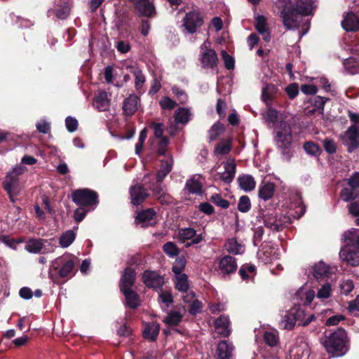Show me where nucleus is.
<instances>
[{"label":"nucleus","instance_id":"nucleus-1","mask_svg":"<svg viewBox=\"0 0 359 359\" xmlns=\"http://www.w3.org/2000/svg\"><path fill=\"white\" fill-rule=\"evenodd\" d=\"M313 0H297L294 4L283 7L280 12L283 25L287 29H298L303 16L313 15Z\"/></svg>","mask_w":359,"mask_h":359},{"label":"nucleus","instance_id":"nucleus-2","mask_svg":"<svg viewBox=\"0 0 359 359\" xmlns=\"http://www.w3.org/2000/svg\"><path fill=\"white\" fill-rule=\"evenodd\" d=\"M322 344L331 357H341L346 355L350 348L347 332L342 327H339L325 335Z\"/></svg>","mask_w":359,"mask_h":359},{"label":"nucleus","instance_id":"nucleus-3","mask_svg":"<svg viewBox=\"0 0 359 359\" xmlns=\"http://www.w3.org/2000/svg\"><path fill=\"white\" fill-rule=\"evenodd\" d=\"M76 271L74 259L64 255L53 262L49 276L53 283L60 285L72 278Z\"/></svg>","mask_w":359,"mask_h":359},{"label":"nucleus","instance_id":"nucleus-4","mask_svg":"<svg viewBox=\"0 0 359 359\" xmlns=\"http://www.w3.org/2000/svg\"><path fill=\"white\" fill-rule=\"evenodd\" d=\"M276 135L274 141L278 148L282 150V154L287 160H290V147L292 144V135L290 125L286 121H280L275 128Z\"/></svg>","mask_w":359,"mask_h":359},{"label":"nucleus","instance_id":"nucleus-5","mask_svg":"<svg viewBox=\"0 0 359 359\" xmlns=\"http://www.w3.org/2000/svg\"><path fill=\"white\" fill-rule=\"evenodd\" d=\"M264 226L273 231H280L287 224H290V218L274 210H268L262 214Z\"/></svg>","mask_w":359,"mask_h":359},{"label":"nucleus","instance_id":"nucleus-6","mask_svg":"<svg viewBox=\"0 0 359 359\" xmlns=\"http://www.w3.org/2000/svg\"><path fill=\"white\" fill-rule=\"evenodd\" d=\"M72 198L74 203L83 207H93L94 209L99 204L98 194L87 188L74 190Z\"/></svg>","mask_w":359,"mask_h":359},{"label":"nucleus","instance_id":"nucleus-7","mask_svg":"<svg viewBox=\"0 0 359 359\" xmlns=\"http://www.w3.org/2000/svg\"><path fill=\"white\" fill-rule=\"evenodd\" d=\"M204 24V15L198 10H192L186 13L182 20V27L187 34H195Z\"/></svg>","mask_w":359,"mask_h":359},{"label":"nucleus","instance_id":"nucleus-8","mask_svg":"<svg viewBox=\"0 0 359 359\" xmlns=\"http://www.w3.org/2000/svg\"><path fill=\"white\" fill-rule=\"evenodd\" d=\"M25 170L21 165L13 168L7 172L4 180L2 182V187L6 192L11 190L20 191L19 177L23 174Z\"/></svg>","mask_w":359,"mask_h":359},{"label":"nucleus","instance_id":"nucleus-9","mask_svg":"<svg viewBox=\"0 0 359 359\" xmlns=\"http://www.w3.org/2000/svg\"><path fill=\"white\" fill-rule=\"evenodd\" d=\"M142 282L149 288L161 289L164 285V278L156 271L146 270L142 274Z\"/></svg>","mask_w":359,"mask_h":359},{"label":"nucleus","instance_id":"nucleus-10","mask_svg":"<svg viewBox=\"0 0 359 359\" xmlns=\"http://www.w3.org/2000/svg\"><path fill=\"white\" fill-rule=\"evenodd\" d=\"M347 151L352 153L359 147V127L356 124L351 125L345 132Z\"/></svg>","mask_w":359,"mask_h":359},{"label":"nucleus","instance_id":"nucleus-11","mask_svg":"<svg viewBox=\"0 0 359 359\" xmlns=\"http://www.w3.org/2000/svg\"><path fill=\"white\" fill-rule=\"evenodd\" d=\"M129 192L131 203L135 206L141 205L149 196L147 189L141 184H135L131 186Z\"/></svg>","mask_w":359,"mask_h":359},{"label":"nucleus","instance_id":"nucleus-12","mask_svg":"<svg viewBox=\"0 0 359 359\" xmlns=\"http://www.w3.org/2000/svg\"><path fill=\"white\" fill-rule=\"evenodd\" d=\"M140 103V97L136 94H130L123 102V114L126 117H131L137 111Z\"/></svg>","mask_w":359,"mask_h":359},{"label":"nucleus","instance_id":"nucleus-13","mask_svg":"<svg viewBox=\"0 0 359 359\" xmlns=\"http://www.w3.org/2000/svg\"><path fill=\"white\" fill-rule=\"evenodd\" d=\"M237 267L236 259L230 255H224L218 262V269L224 276L234 273Z\"/></svg>","mask_w":359,"mask_h":359},{"label":"nucleus","instance_id":"nucleus-14","mask_svg":"<svg viewBox=\"0 0 359 359\" xmlns=\"http://www.w3.org/2000/svg\"><path fill=\"white\" fill-rule=\"evenodd\" d=\"M156 212L153 208H149L137 213L135 222L142 224L143 227L154 226L156 224Z\"/></svg>","mask_w":359,"mask_h":359},{"label":"nucleus","instance_id":"nucleus-15","mask_svg":"<svg viewBox=\"0 0 359 359\" xmlns=\"http://www.w3.org/2000/svg\"><path fill=\"white\" fill-rule=\"evenodd\" d=\"M133 6L140 16L154 18L156 15V8L149 0L138 1Z\"/></svg>","mask_w":359,"mask_h":359},{"label":"nucleus","instance_id":"nucleus-16","mask_svg":"<svg viewBox=\"0 0 359 359\" xmlns=\"http://www.w3.org/2000/svg\"><path fill=\"white\" fill-rule=\"evenodd\" d=\"M136 280V272L135 270L132 267H126L123 271L120 282L119 288L120 290L126 289H132V287L135 283Z\"/></svg>","mask_w":359,"mask_h":359},{"label":"nucleus","instance_id":"nucleus-17","mask_svg":"<svg viewBox=\"0 0 359 359\" xmlns=\"http://www.w3.org/2000/svg\"><path fill=\"white\" fill-rule=\"evenodd\" d=\"M339 257L343 262L352 266L359 265V250L351 249L350 247L342 248Z\"/></svg>","mask_w":359,"mask_h":359},{"label":"nucleus","instance_id":"nucleus-18","mask_svg":"<svg viewBox=\"0 0 359 359\" xmlns=\"http://www.w3.org/2000/svg\"><path fill=\"white\" fill-rule=\"evenodd\" d=\"M341 26L346 32H357L359 29V18L353 12H348L341 21Z\"/></svg>","mask_w":359,"mask_h":359},{"label":"nucleus","instance_id":"nucleus-19","mask_svg":"<svg viewBox=\"0 0 359 359\" xmlns=\"http://www.w3.org/2000/svg\"><path fill=\"white\" fill-rule=\"evenodd\" d=\"M224 172H218L217 175L225 184H230L235 177L236 164L233 161H227L224 164Z\"/></svg>","mask_w":359,"mask_h":359},{"label":"nucleus","instance_id":"nucleus-20","mask_svg":"<svg viewBox=\"0 0 359 359\" xmlns=\"http://www.w3.org/2000/svg\"><path fill=\"white\" fill-rule=\"evenodd\" d=\"M160 325L156 322L146 323L142 330V337L144 339L156 341L160 332Z\"/></svg>","mask_w":359,"mask_h":359},{"label":"nucleus","instance_id":"nucleus-21","mask_svg":"<svg viewBox=\"0 0 359 359\" xmlns=\"http://www.w3.org/2000/svg\"><path fill=\"white\" fill-rule=\"evenodd\" d=\"M217 54L215 50L209 48L202 54L201 63L204 68L214 69L218 64Z\"/></svg>","mask_w":359,"mask_h":359},{"label":"nucleus","instance_id":"nucleus-22","mask_svg":"<svg viewBox=\"0 0 359 359\" xmlns=\"http://www.w3.org/2000/svg\"><path fill=\"white\" fill-rule=\"evenodd\" d=\"M71 4L69 0H58L55 2V14L60 20H65L70 13Z\"/></svg>","mask_w":359,"mask_h":359},{"label":"nucleus","instance_id":"nucleus-23","mask_svg":"<svg viewBox=\"0 0 359 359\" xmlns=\"http://www.w3.org/2000/svg\"><path fill=\"white\" fill-rule=\"evenodd\" d=\"M230 321L228 316L221 315L215 321V325L217 333L223 337H228L231 333L229 329Z\"/></svg>","mask_w":359,"mask_h":359},{"label":"nucleus","instance_id":"nucleus-24","mask_svg":"<svg viewBox=\"0 0 359 359\" xmlns=\"http://www.w3.org/2000/svg\"><path fill=\"white\" fill-rule=\"evenodd\" d=\"M126 299V304L132 309H137L140 305L139 294L132 289L121 290Z\"/></svg>","mask_w":359,"mask_h":359},{"label":"nucleus","instance_id":"nucleus-25","mask_svg":"<svg viewBox=\"0 0 359 359\" xmlns=\"http://www.w3.org/2000/svg\"><path fill=\"white\" fill-rule=\"evenodd\" d=\"M110 101L105 91H100L94 97L93 106L99 111H106L109 110Z\"/></svg>","mask_w":359,"mask_h":359},{"label":"nucleus","instance_id":"nucleus-26","mask_svg":"<svg viewBox=\"0 0 359 359\" xmlns=\"http://www.w3.org/2000/svg\"><path fill=\"white\" fill-rule=\"evenodd\" d=\"M233 346L226 340L221 341L217 348V359H231Z\"/></svg>","mask_w":359,"mask_h":359},{"label":"nucleus","instance_id":"nucleus-27","mask_svg":"<svg viewBox=\"0 0 359 359\" xmlns=\"http://www.w3.org/2000/svg\"><path fill=\"white\" fill-rule=\"evenodd\" d=\"M275 193V184L273 182H262L259 186L258 196L266 201L271 199Z\"/></svg>","mask_w":359,"mask_h":359},{"label":"nucleus","instance_id":"nucleus-28","mask_svg":"<svg viewBox=\"0 0 359 359\" xmlns=\"http://www.w3.org/2000/svg\"><path fill=\"white\" fill-rule=\"evenodd\" d=\"M47 240L43 238H29L25 246V249L30 253H40Z\"/></svg>","mask_w":359,"mask_h":359},{"label":"nucleus","instance_id":"nucleus-29","mask_svg":"<svg viewBox=\"0 0 359 359\" xmlns=\"http://www.w3.org/2000/svg\"><path fill=\"white\" fill-rule=\"evenodd\" d=\"M238 274L243 280H252L257 274V268L254 264L245 263L240 267Z\"/></svg>","mask_w":359,"mask_h":359},{"label":"nucleus","instance_id":"nucleus-30","mask_svg":"<svg viewBox=\"0 0 359 359\" xmlns=\"http://www.w3.org/2000/svg\"><path fill=\"white\" fill-rule=\"evenodd\" d=\"M238 182L241 189L246 192L254 190L256 187L255 178L250 175H240Z\"/></svg>","mask_w":359,"mask_h":359},{"label":"nucleus","instance_id":"nucleus-31","mask_svg":"<svg viewBox=\"0 0 359 359\" xmlns=\"http://www.w3.org/2000/svg\"><path fill=\"white\" fill-rule=\"evenodd\" d=\"M343 241L347 245H352L359 248V230L352 229L344 232Z\"/></svg>","mask_w":359,"mask_h":359},{"label":"nucleus","instance_id":"nucleus-32","mask_svg":"<svg viewBox=\"0 0 359 359\" xmlns=\"http://www.w3.org/2000/svg\"><path fill=\"white\" fill-rule=\"evenodd\" d=\"M330 274V266L323 262L316 264L313 268V276L318 280L328 277Z\"/></svg>","mask_w":359,"mask_h":359},{"label":"nucleus","instance_id":"nucleus-33","mask_svg":"<svg viewBox=\"0 0 359 359\" xmlns=\"http://www.w3.org/2000/svg\"><path fill=\"white\" fill-rule=\"evenodd\" d=\"M182 314L177 311H170L163 322L169 327L177 326L182 320Z\"/></svg>","mask_w":359,"mask_h":359},{"label":"nucleus","instance_id":"nucleus-34","mask_svg":"<svg viewBox=\"0 0 359 359\" xmlns=\"http://www.w3.org/2000/svg\"><path fill=\"white\" fill-rule=\"evenodd\" d=\"M152 193L154 196H156L158 201L161 204H164L166 203L165 201V186H164L162 182H158L156 180V183L152 185L151 187Z\"/></svg>","mask_w":359,"mask_h":359},{"label":"nucleus","instance_id":"nucleus-35","mask_svg":"<svg viewBox=\"0 0 359 359\" xmlns=\"http://www.w3.org/2000/svg\"><path fill=\"white\" fill-rule=\"evenodd\" d=\"M232 137L222 140L216 145L215 152L221 155L228 154L232 149Z\"/></svg>","mask_w":359,"mask_h":359},{"label":"nucleus","instance_id":"nucleus-36","mask_svg":"<svg viewBox=\"0 0 359 359\" xmlns=\"http://www.w3.org/2000/svg\"><path fill=\"white\" fill-rule=\"evenodd\" d=\"M191 115L189 109L180 107L175 113V121L177 123L185 125L190 121Z\"/></svg>","mask_w":359,"mask_h":359},{"label":"nucleus","instance_id":"nucleus-37","mask_svg":"<svg viewBox=\"0 0 359 359\" xmlns=\"http://www.w3.org/2000/svg\"><path fill=\"white\" fill-rule=\"evenodd\" d=\"M172 168V159L170 162L163 161L160 169L156 173V180L158 182H163L164 178L171 172Z\"/></svg>","mask_w":359,"mask_h":359},{"label":"nucleus","instance_id":"nucleus-38","mask_svg":"<svg viewBox=\"0 0 359 359\" xmlns=\"http://www.w3.org/2000/svg\"><path fill=\"white\" fill-rule=\"evenodd\" d=\"M343 65L350 74L354 75L359 74V60L353 57H350L344 60Z\"/></svg>","mask_w":359,"mask_h":359},{"label":"nucleus","instance_id":"nucleus-39","mask_svg":"<svg viewBox=\"0 0 359 359\" xmlns=\"http://www.w3.org/2000/svg\"><path fill=\"white\" fill-rule=\"evenodd\" d=\"M175 289L180 292H187L189 289L188 276L187 274L175 275Z\"/></svg>","mask_w":359,"mask_h":359},{"label":"nucleus","instance_id":"nucleus-40","mask_svg":"<svg viewBox=\"0 0 359 359\" xmlns=\"http://www.w3.org/2000/svg\"><path fill=\"white\" fill-rule=\"evenodd\" d=\"M263 340L271 348L276 347L279 344V337L276 331H265L263 334Z\"/></svg>","mask_w":359,"mask_h":359},{"label":"nucleus","instance_id":"nucleus-41","mask_svg":"<svg viewBox=\"0 0 359 359\" xmlns=\"http://www.w3.org/2000/svg\"><path fill=\"white\" fill-rule=\"evenodd\" d=\"M224 126L219 121L214 123L208 130L209 141H215L217 140L219 136L224 132Z\"/></svg>","mask_w":359,"mask_h":359},{"label":"nucleus","instance_id":"nucleus-42","mask_svg":"<svg viewBox=\"0 0 359 359\" xmlns=\"http://www.w3.org/2000/svg\"><path fill=\"white\" fill-rule=\"evenodd\" d=\"M185 188L192 194H201L202 193L201 183L194 178H191L186 182Z\"/></svg>","mask_w":359,"mask_h":359},{"label":"nucleus","instance_id":"nucleus-43","mask_svg":"<svg viewBox=\"0 0 359 359\" xmlns=\"http://www.w3.org/2000/svg\"><path fill=\"white\" fill-rule=\"evenodd\" d=\"M76 233L71 230L67 231L62 234L59 239V243L62 248L69 247L75 240Z\"/></svg>","mask_w":359,"mask_h":359},{"label":"nucleus","instance_id":"nucleus-44","mask_svg":"<svg viewBox=\"0 0 359 359\" xmlns=\"http://www.w3.org/2000/svg\"><path fill=\"white\" fill-rule=\"evenodd\" d=\"M358 196V191L356 189L354 188H343L340 191V197L341 198L346 201H353V200L356 199Z\"/></svg>","mask_w":359,"mask_h":359},{"label":"nucleus","instance_id":"nucleus-45","mask_svg":"<svg viewBox=\"0 0 359 359\" xmlns=\"http://www.w3.org/2000/svg\"><path fill=\"white\" fill-rule=\"evenodd\" d=\"M278 88L273 84H266L262 89V97L264 102L271 101Z\"/></svg>","mask_w":359,"mask_h":359},{"label":"nucleus","instance_id":"nucleus-46","mask_svg":"<svg viewBox=\"0 0 359 359\" xmlns=\"http://www.w3.org/2000/svg\"><path fill=\"white\" fill-rule=\"evenodd\" d=\"M162 249H163V252L170 257H176L180 253L179 248L175 243H173L172 241H168V242L165 243L163 245Z\"/></svg>","mask_w":359,"mask_h":359},{"label":"nucleus","instance_id":"nucleus-47","mask_svg":"<svg viewBox=\"0 0 359 359\" xmlns=\"http://www.w3.org/2000/svg\"><path fill=\"white\" fill-rule=\"evenodd\" d=\"M243 246L238 243L236 239H229L226 244V250L229 253L239 255L243 252Z\"/></svg>","mask_w":359,"mask_h":359},{"label":"nucleus","instance_id":"nucleus-48","mask_svg":"<svg viewBox=\"0 0 359 359\" xmlns=\"http://www.w3.org/2000/svg\"><path fill=\"white\" fill-rule=\"evenodd\" d=\"M132 73L135 76V88L138 93H141L140 90L146 80L145 76L143 74L142 72L138 69L133 71Z\"/></svg>","mask_w":359,"mask_h":359},{"label":"nucleus","instance_id":"nucleus-49","mask_svg":"<svg viewBox=\"0 0 359 359\" xmlns=\"http://www.w3.org/2000/svg\"><path fill=\"white\" fill-rule=\"evenodd\" d=\"M187 261L184 256L177 257L172 267V272L175 275L183 274L182 271L184 270Z\"/></svg>","mask_w":359,"mask_h":359},{"label":"nucleus","instance_id":"nucleus-50","mask_svg":"<svg viewBox=\"0 0 359 359\" xmlns=\"http://www.w3.org/2000/svg\"><path fill=\"white\" fill-rule=\"evenodd\" d=\"M251 201L248 196H241L238 203V210L243 213L248 212L251 209Z\"/></svg>","mask_w":359,"mask_h":359},{"label":"nucleus","instance_id":"nucleus-51","mask_svg":"<svg viewBox=\"0 0 359 359\" xmlns=\"http://www.w3.org/2000/svg\"><path fill=\"white\" fill-rule=\"evenodd\" d=\"M210 201L217 206L223 208L227 209L229 208L230 203L229 201L223 198L219 194H215L211 196Z\"/></svg>","mask_w":359,"mask_h":359},{"label":"nucleus","instance_id":"nucleus-52","mask_svg":"<svg viewBox=\"0 0 359 359\" xmlns=\"http://www.w3.org/2000/svg\"><path fill=\"white\" fill-rule=\"evenodd\" d=\"M297 294L298 296H304V297H301L300 298L302 299L304 306L310 305L315 297V292L312 290L304 292L302 289H301L297 292Z\"/></svg>","mask_w":359,"mask_h":359},{"label":"nucleus","instance_id":"nucleus-53","mask_svg":"<svg viewBox=\"0 0 359 359\" xmlns=\"http://www.w3.org/2000/svg\"><path fill=\"white\" fill-rule=\"evenodd\" d=\"M304 149L307 154L315 156H319L321 152L320 147L313 142H305L304 144Z\"/></svg>","mask_w":359,"mask_h":359},{"label":"nucleus","instance_id":"nucleus-54","mask_svg":"<svg viewBox=\"0 0 359 359\" xmlns=\"http://www.w3.org/2000/svg\"><path fill=\"white\" fill-rule=\"evenodd\" d=\"M196 231L191 227L183 228L179 230V238L183 242L187 240H191L196 236Z\"/></svg>","mask_w":359,"mask_h":359},{"label":"nucleus","instance_id":"nucleus-55","mask_svg":"<svg viewBox=\"0 0 359 359\" xmlns=\"http://www.w3.org/2000/svg\"><path fill=\"white\" fill-rule=\"evenodd\" d=\"M290 311H292L298 325H302V323H304L306 317L304 310L300 306H294L290 309Z\"/></svg>","mask_w":359,"mask_h":359},{"label":"nucleus","instance_id":"nucleus-56","mask_svg":"<svg viewBox=\"0 0 359 359\" xmlns=\"http://www.w3.org/2000/svg\"><path fill=\"white\" fill-rule=\"evenodd\" d=\"M157 144L156 152L158 156H165L168 146L170 143L169 138L168 137L158 138Z\"/></svg>","mask_w":359,"mask_h":359},{"label":"nucleus","instance_id":"nucleus-57","mask_svg":"<svg viewBox=\"0 0 359 359\" xmlns=\"http://www.w3.org/2000/svg\"><path fill=\"white\" fill-rule=\"evenodd\" d=\"M283 322L285 323V328L287 330H292L297 323L292 311H287L283 317Z\"/></svg>","mask_w":359,"mask_h":359},{"label":"nucleus","instance_id":"nucleus-58","mask_svg":"<svg viewBox=\"0 0 359 359\" xmlns=\"http://www.w3.org/2000/svg\"><path fill=\"white\" fill-rule=\"evenodd\" d=\"M255 27L259 34H265L267 31L266 18L264 15H258L256 18Z\"/></svg>","mask_w":359,"mask_h":359},{"label":"nucleus","instance_id":"nucleus-59","mask_svg":"<svg viewBox=\"0 0 359 359\" xmlns=\"http://www.w3.org/2000/svg\"><path fill=\"white\" fill-rule=\"evenodd\" d=\"M221 55L224 60L225 68L228 70H233L235 68L234 58L224 50H222Z\"/></svg>","mask_w":359,"mask_h":359},{"label":"nucleus","instance_id":"nucleus-60","mask_svg":"<svg viewBox=\"0 0 359 359\" xmlns=\"http://www.w3.org/2000/svg\"><path fill=\"white\" fill-rule=\"evenodd\" d=\"M172 92L177 97L180 104H184L187 103L188 100V95L184 90L180 89L177 86H173L172 88Z\"/></svg>","mask_w":359,"mask_h":359},{"label":"nucleus","instance_id":"nucleus-61","mask_svg":"<svg viewBox=\"0 0 359 359\" xmlns=\"http://www.w3.org/2000/svg\"><path fill=\"white\" fill-rule=\"evenodd\" d=\"M150 126L154 129V137L156 139L165 137L163 135L165 126L163 123L152 122Z\"/></svg>","mask_w":359,"mask_h":359},{"label":"nucleus","instance_id":"nucleus-62","mask_svg":"<svg viewBox=\"0 0 359 359\" xmlns=\"http://www.w3.org/2000/svg\"><path fill=\"white\" fill-rule=\"evenodd\" d=\"M253 244L255 246H258L259 243L262 240L263 235L264 233V229L262 226H259L253 229Z\"/></svg>","mask_w":359,"mask_h":359},{"label":"nucleus","instance_id":"nucleus-63","mask_svg":"<svg viewBox=\"0 0 359 359\" xmlns=\"http://www.w3.org/2000/svg\"><path fill=\"white\" fill-rule=\"evenodd\" d=\"M323 147L329 154H334L337 151V146L334 141L330 138H325L323 141Z\"/></svg>","mask_w":359,"mask_h":359},{"label":"nucleus","instance_id":"nucleus-64","mask_svg":"<svg viewBox=\"0 0 359 359\" xmlns=\"http://www.w3.org/2000/svg\"><path fill=\"white\" fill-rule=\"evenodd\" d=\"M285 92L289 98L293 100L299 94V86L296 83H291L285 88Z\"/></svg>","mask_w":359,"mask_h":359}]
</instances>
